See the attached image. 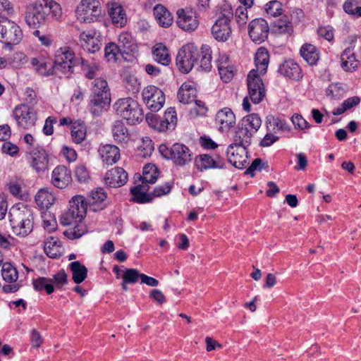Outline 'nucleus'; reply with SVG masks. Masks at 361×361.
<instances>
[{
  "instance_id": "dca6fc26",
  "label": "nucleus",
  "mask_w": 361,
  "mask_h": 361,
  "mask_svg": "<svg viewBox=\"0 0 361 361\" xmlns=\"http://www.w3.org/2000/svg\"><path fill=\"white\" fill-rule=\"evenodd\" d=\"M225 164L224 157L218 153L202 154L195 158V165L200 171L211 169H224Z\"/></svg>"
},
{
  "instance_id": "bf43d9fd",
  "label": "nucleus",
  "mask_w": 361,
  "mask_h": 361,
  "mask_svg": "<svg viewBox=\"0 0 361 361\" xmlns=\"http://www.w3.org/2000/svg\"><path fill=\"white\" fill-rule=\"evenodd\" d=\"M265 11L270 16H279L283 13L282 4L276 0L271 1L265 5Z\"/></svg>"
},
{
  "instance_id": "f8f14e48",
  "label": "nucleus",
  "mask_w": 361,
  "mask_h": 361,
  "mask_svg": "<svg viewBox=\"0 0 361 361\" xmlns=\"http://www.w3.org/2000/svg\"><path fill=\"white\" fill-rule=\"evenodd\" d=\"M43 3L42 0H36L27 6L25 20L29 27L37 28L45 23L48 15Z\"/></svg>"
},
{
  "instance_id": "0e129e2a",
  "label": "nucleus",
  "mask_w": 361,
  "mask_h": 361,
  "mask_svg": "<svg viewBox=\"0 0 361 361\" xmlns=\"http://www.w3.org/2000/svg\"><path fill=\"white\" fill-rule=\"evenodd\" d=\"M153 150L154 144L149 138L143 140L142 145L138 147L139 155L142 157L150 156Z\"/></svg>"
},
{
  "instance_id": "f3484780",
  "label": "nucleus",
  "mask_w": 361,
  "mask_h": 361,
  "mask_svg": "<svg viewBox=\"0 0 361 361\" xmlns=\"http://www.w3.org/2000/svg\"><path fill=\"white\" fill-rule=\"evenodd\" d=\"M30 64L35 71L44 76L56 74L54 62L46 51L40 52L30 60Z\"/></svg>"
},
{
  "instance_id": "1a4fd4ad",
  "label": "nucleus",
  "mask_w": 361,
  "mask_h": 361,
  "mask_svg": "<svg viewBox=\"0 0 361 361\" xmlns=\"http://www.w3.org/2000/svg\"><path fill=\"white\" fill-rule=\"evenodd\" d=\"M176 23L183 31L195 32L200 25V19L196 10L191 7L180 8L176 11Z\"/></svg>"
},
{
  "instance_id": "393cba45",
  "label": "nucleus",
  "mask_w": 361,
  "mask_h": 361,
  "mask_svg": "<svg viewBox=\"0 0 361 361\" xmlns=\"http://www.w3.org/2000/svg\"><path fill=\"white\" fill-rule=\"evenodd\" d=\"M80 45L84 50L90 53H95L101 48V42L96 37L94 30L83 31L79 37Z\"/></svg>"
},
{
  "instance_id": "39448f33",
  "label": "nucleus",
  "mask_w": 361,
  "mask_h": 361,
  "mask_svg": "<svg viewBox=\"0 0 361 361\" xmlns=\"http://www.w3.org/2000/svg\"><path fill=\"white\" fill-rule=\"evenodd\" d=\"M53 62L56 73L59 72L68 78L73 73L76 63L75 52L68 46L61 47L56 51Z\"/></svg>"
},
{
  "instance_id": "13d9d810",
  "label": "nucleus",
  "mask_w": 361,
  "mask_h": 361,
  "mask_svg": "<svg viewBox=\"0 0 361 361\" xmlns=\"http://www.w3.org/2000/svg\"><path fill=\"white\" fill-rule=\"evenodd\" d=\"M92 93L94 94H102L104 93H109V89L106 80L98 77L92 82Z\"/></svg>"
},
{
  "instance_id": "338daca9",
  "label": "nucleus",
  "mask_w": 361,
  "mask_h": 361,
  "mask_svg": "<svg viewBox=\"0 0 361 361\" xmlns=\"http://www.w3.org/2000/svg\"><path fill=\"white\" fill-rule=\"evenodd\" d=\"M235 18L239 27L245 25L248 20L247 8L238 6L235 12Z\"/></svg>"
},
{
  "instance_id": "9b49d317",
  "label": "nucleus",
  "mask_w": 361,
  "mask_h": 361,
  "mask_svg": "<svg viewBox=\"0 0 361 361\" xmlns=\"http://www.w3.org/2000/svg\"><path fill=\"white\" fill-rule=\"evenodd\" d=\"M13 116L18 127L23 129H30L35 126L37 120V112L33 106L27 104L17 105Z\"/></svg>"
},
{
  "instance_id": "412c9836",
  "label": "nucleus",
  "mask_w": 361,
  "mask_h": 361,
  "mask_svg": "<svg viewBox=\"0 0 361 361\" xmlns=\"http://www.w3.org/2000/svg\"><path fill=\"white\" fill-rule=\"evenodd\" d=\"M355 40L352 39L349 46L341 54V66L345 71L353 72L358 68L360 60L355 52Z\"/></svg>"
},
{
  "instance_id": "052dcab7",
  "label": "nucleus",
  "mask_w": 361,
  "mask_h": 361,
  "mask_svg": "<svg viewBox=\"0 0 361 361\" xmlns=\"http://www.w3.org/2000/svg\"><path fill=\"white\" fill-rule=\"evenodd\" d=\"M106 197L107 195L103 188H97L92 191L88 199L89 204L91 205L101 204L106 200Z\"/></svg>"
},
{
  "instance_id": "f704fd0d",
  "label": "nucleus",
  "mask_w": 361,
  "mask_h": 361,
  "mask_svg": "<svg viewBox=\"0 0 361 361\" xmlns=\"http://www.w3.org/2000/svg\"><path fill=\"white\" fill-rule=\"evenodd\" d=\"M252 136L246 127L239 123L233 135V143L231 145L247 147L251 143Z\"/></svg>"
},
{
  "instance_id": "5fc2aeb1",
  "label": "nucleus",
  "mask_w": 361,
  "mask_h": 361,
  "mask_svg": "<svg viewBox=\"0 0 361 361\" xmlns=\"http://www.w3.org/2000/svg\"><path fill=\"white\" fill-rule=\"evenodd\" d=\"M212 51L209 47L202 48L201 59L200 61V67L203 71H209L212 68Z\"/></svg>"
},
{
  "instance_id": "6e6552de",
  "label": "nucleus",
  "mask_w": 361,
  "mask_h": 361,
  "mask_svg": "<svg viewBox=\"0 0 361 361\" xmlns=\"http://www.w3.org/2000/svg\"><path fill=\"white\" fill-rule=\"evenodd\" d=\"M99 0H81L75 9L77 19L84 23L96 21L101 14Z\"/></svg>"
},
{
  "instance_id": "4468645a",
  "label": "nucleus",
  "mask_w": 361,
  "mask_h": 361,
  "mask_svg": "<svg viewBox=\"0 0 361 361\" xmlns=\"http://www.w3.org/2000/svg\"><path fill=\"white\" fill-rule=\"evenodd\" d=\"M143 102L154 112L160 110L165 103V94L161 90L154 85L145 87L142 92Z\"/></svg>"
},
{
  "instance_id": "8fccbe9b",
  "label": "nucleus",
  "mask_w": 361,
  "mask_h": 361,
  "mask_svg": "<svg viewBox=\"0 0 361 361\" xmlns=\"http://www.w3.org/2000/svg\"><path fill=\"white\" fill-rule=\"evenodd\" d=\"M71 225H74V226L68 228L63 232L64 235L68 238H79L86 233L85 226L82 223V221L74 222Z\"/></svg>"
},
{
  "instance_id": "423d86ee",
  "label": "nucleus",
  "mask_w": 361,
  "mask_h": 361,
  "mask_svg": "<svg viewBox=\"0 0 361 361\" xmlns=\"http://www.w3.org/2000/svg\"><path fill=\"white\" fill-rule=\"evenodd\" d=\"M146 121L151 128L159 132L172 131L178 123L177 113L174 107H169L162 117L152 114H147Z\"/></svg>"
},
{
  "instance_id": "5701e85b",
  "label": "nucleus",
  "mask_w": 361,
  "mask_h": 361,
  "mask_svg": "<svg viewBox=\"0 0 361 361\" xmlns=\"http://www.w3.org/2000/svg\"><path fill=\"white\" fill-rule=\"evenodd\" d=\"M71 171L63 165L57 166L51 173V183L56 188L63 189L66 188L71 182Z\"/></svg>"
},
{
  "instance_id": "e2e57ef3",
  "label": "nucleus",
  "mask_w": 361,
  "mask_h": 361,
  "mask_svg": "<svg viewBox=\"0 0 361 361\" xmlns=\"http://www.w3.org/2000/svg\"><path fill=\"white\" fill-rule=\"evenodd\" d=\"M142 274L137 269H127L123 272V281L124 283H135L139 279H141Z\"/></svg>"
},
{
  "instance_id": "7c9ffc66",
  "label": "nucleus",
  "mask_w": 361,
  "mask_h": 361,
  "mask_svg": "<svg viewBox=\"0 0 361 361\" xmlns=\"http://www.w3.org/2000/svg\"><path fill=\"white\" fill-rule=\"evenodd\" d=\"M279 72L285 77L295 80H299L302 77L300 67L292 60L286 61L282 63Z\"/></svg>"
},
{
  "instance_id": "aec40b11",
  "label": "nucleus",
  "mask_w": 361,
  "mask_h": 361,
  "mask_svg": "<svg viewBox=\"0 0 361 361\" xmlns=\"http://www.w3.org/2000/svg\"><path fill=\"white\" fill-rule=\"evenodd\" d=\"M226 153L228 161L235 168L243 169L248 164L247 147L230 145Z\"/></svg>"
},
{
  "instance_id": "c85d7f7f",
  "label": "nucleus",
  "mask_w": 361,
  "mask_h": 361,
  "mask_svg": "<svg viewBox=\"0 0 361 361\" xmlns=\"http://www.w3.org/2000/svg\"><path fill=\"white\" fill-rule=\"evenodd\" d=\"M153 15L158 25L162 27L168 28L173 23L172 14L161 4H157L154 7Z\"/></svg>"
},
{
  "instance_id": "680f3d73",
  "label": "nucleus",
  "mask_w": 361,
  "mask_h": 361,
  "mask_svg": "<svg viewBox=\"0 0 361 361\" xmlns=\"http://www.w3.org/2000/svg\"><path fill=\"white\" fill-rule=\"evenodd\" d=\"M123 81L126 84V87L130 92L136 94L139 92L140 83L136 77L133 75H128L124 77Z\"/></svg>"
},
{
  "instance_id": "b1692460",
  "label": "nucleus",
  "mask_w": 361,
  "mask_h": 361,
  "mask_svg": "<svg viewBox=\"0 0 361 361\" xmlns=\"http://www.w3.org/2000/svg\"><path fill=\"white\" fill-rule=\"evenodd\" d=\"M128 180V173L123 168L115 167L109 170L104 176L105 184L110 188H119Z\"/></svg>"
},
{
  "instance_id": "58836bf2",
  "label": "nucleus",
  "mask_w": 361,
  "mask_h": 361,
  "mask_svg": "<svg viewBox=\"0 0 361 361\" xmlns=\"http://www.w3.org/2000/svg\"><path fill=\"white\" fill-rule=\"evenodd\" d=\"M255 61L257 73L264 74L267 72L269 61V54L266 48L260 47L257 49L255 54Z\"/></svg>"
},
{
  "instance_id": "2f4dec72",
  "label": "nucleus",
  "mask_w": 361,
  "mask_h": 361,
  "mask_svg": "<svg viewBox=\"0 0 361 361\" xmlns=\"http://www.w3.org/2000/svg\"><path fill=\"white\" fill-rule=\"evenodd\" d=\"M149 186L147 184H138L130 189L132 200L133 202L143 204L152 201L151 193H148Z\"/></svg>"
},
{
  "instance_id": "79ce46f5",
  "label": "nucleus",
  "mask_w": 361,
  "mask_h": 361,
  "mask_svg": "<svg viewBox=\"0 0 361 361\" xmlns=\"http://www.w3.org/2000/svg\"><path fill=\"white\" fill-rule=\"evenodd\" d=\"M69 267L72 272V279L75 283H81L85 280L87 276V269L83 264L75 261L71 262Z\"/></svg>"
},
{
  "instance_id": "a211bd4d",
  "label": "nucleus",
  "mask_w": 361,
  "mask_h": 361,
  "mask_svg": "<svg viewBox=\"0 0 361 361\" xmlns=\"http://www.w3.org/2000/svg\"><path fill=\"white\" fill-rule=\"evenodd\" d=\"M269 32L268 23L263 18L254 19L249 23V36L257 44L264 42L267 39Z\"/></svg>"
},
{
  "instance_id": "864d4df0",
  "label": "nucleus",
  "mask_w": 361,
  "mask_h": 361,
  "mask_svg": "<svg viewBox=\"0 0 361 361\" xmlns=\"http://www.w3.org/2000/svg\"><path fill=\"white\" fill-rule=\"evenodd\" d=\"M123 51L118 44L110 42L105 47V57L108 61H116L118 56L123 54Z\"/></svg>"
},
{
  "instance_id": "a18cd8bd",
  "label": "nucleus",
  "mask_w": 361,
  "mask_h": 361,
  "mask_svg": "<svg viewBox=\"0 0 361 361\" xmlns=\"http://www.w3.org/2000/svg\"><path fill=\"white\" fill-rule=\"evenodd\" d=\"M118 45L123 53L128 54L135 49L134 39L130 32H123L118 35Z\"/></svg>"
},
{
  "instance_id": "09e8293b",
  "label": "nucleus",
  "mask_w": 361,
  "mask_h": 361,
  "mask_svg": "<svg viewBox=\"0 0 361 361\" xmlns=\"http://www.w3.org/2000/svg\"><path fill=\"white\" fill-rule=\"evenodd\" d=\"M33 286L35 290H45L47 294H51L54 291L52 280L50 278L39 277L33 280Z\"/></svg>"
},
{
  "instance_id": "4d7b16f0",
  "label": "nucleus",
  "mask_w": 361,
  "mask_h": 361,
  "mask_svg": "<svg viewBox=\"0 0 361 361\" xmlns=\"http://www.w3.org/2000/svg\"><path fill=\"white\" fill-rule=\"evenodd\" d=\"M23 180L20 178L12 179L8 183V188L10 193L16 197H22Z\"/></svg>"
},
{
  "instance_id": "c03bdc74",
  "label": "nucleus",
  "mask_w": 361,
  "mask_h": 361,
  "mask_svg": "<svg viewBox=\"0 0 361 361\" xmlns=\"http://www.w3.org/2000/svg\"><path fill=\"white\" fill-rule=\"evenodd\" d=\"M240 123L254 135L261 127L262 120L257 114H251L245 116Z\"/></svg>"
},
{
  "instance_id": "6ab92c4d",
  "label": "nucleus",
  "mask_w": 361,
  "mask_h": 361,
  "mask_svg": "<svg viewBox=\"0 0 361 361\" xmlns=\"http://www.w3.org/2000/svg\"><path fill=\"white\" fill-rule=\"evenodd\" d=\"M30 165L37 173L47 170L49 164V154L42 146H36L30 150Z\"/></svg>"
},
{
  "instance_id": "20e7f679",
  "label": "nucleus",
  "mask_w": 361,
  "mask_h": 361,
  "mask_svg": "<svg viewBox=\"0 0 361 361\" xmlns=\"http://www.w3.org/2000/svg\"><path fill=\"white\" fill-rule=\"evenodd\" d=\"M233 17L232 8L225 5L221 8L220 15L211 28L213 37L218 42H226L231 36V22Z\"/></svg>"
},
{
  "instance_id": "603ef678",
  "label": "nucleus",
  "mask_w": 361,
  "mask_h": 361,
  "mask_svg": "<svg viewBox=\"0 0 361 361\" xmlns=\"http://www.w3.org/2000/svg\"><path fill=\"white\" fill-rule=\"evenodd\" d=\"M343 8L346 13L353 18L361 17V6L356 0H346L343 5Z\"/></svg>"
},
{
  "instance_id": "c9c22d12",
  "label": "nucleus",
  "mask_w": 361,
  "mask_h": 361,
  "mask_svg": "<svg viewBox=\"0 0 361 361\" xmlns=\"http://www.w3.org/2000/svg\"><path fill=\"white\" fill-rule=\"evenodd\" d=\"M112 134L114 140L118 144H127L130 140V133L124 123L116 121L112 127Z\"/></svg>"
},
{
  "instance_id": "f257e3e1",
  "label": "nucleus",
  "mask_w": 361,
  "mask_h": 361,
  "mask_svg": "<svg viewBox=\"0 0 361 361\" xmlns=\"http://www.w3.org/2000/svg\"><path fill=\"white\" fill-rule=\"evenodd\" d=\"M9 220L13 232L16 235L27 236L33 229L32 211L24 204H18L11 208Z\"/></svg>"
},
{
  "instance_id": "bb28decb",
  "label": "nucleus",
  "mask_w": 361,
  "mask_h": 361,
  "mask_svg": "<svg viewBox=\"0 0 361 361\" xmlns=\"http://www.w3.org/2000/svg\"><path fill=\"white\" fill-rule=\"evenodd\" d=\"M110 93H104L102 94H93L89 107L90 112L96 116L100 115L110 104Z\"/></svg>"
},
{
  "instance_id": "69168bd1",
  "label": "nucleus",
  "mask_w": 361,
  "mask_h": 361,
  "mask_svg": "<svg viewBox=\"0 0 361 361\" xmlns=\"http://www.w3.org/2000/svg\"><path fill=\"white\" fill-rule=\"evenodd\" d=\"M317 35L319 37L332 42L334 39V30L330 25H321L317 29Z\"/></svg>"
},
{
  "instance_id": "473e14b6",
  "label": "nucleus",
  "mask_w": 361,
  "mask_h": 361,
  "mask_svg": "<svg viewBox=\"0 0 361 361\" xmlns=\"http://www.w3.org/2000/svg\"><path fill=\"white\" fill-rule=\"evenodd\" d=\"M300 54L310 65L316 64L320 58L319 49L310 43H305L300 49Z\"/></svg>"
},
{
  "instance_id": "ddd939ff",
  "label": "nucleus",
  "mask_w": 361,
  "mask_h": 361,
  "mask_svg": "<svg viewBox=\"0 0 361 361\" xmlns=\"http://www.w3.org/2000/svg\"><path fill=\"white\" fill-rule=\"evenodd\" d=\"M248 96L254 104H259L266 95V90L262 78L255 69L250 71L247 78Z\"/></svg>"
},
{
  "instance_id": "3c124183",
  "label": "nucleus",
  "mask_w": 361,
  "mask_h": 361,
  "mask_svg": "<svg viewBox=\"0 0 361 361\" xmlns=\"http://www.w3.org/2000/svg\"><path fill=\"white\" fill-rule=\"evenodd\" d=\"M1 274L3 279L8 283L15 282L18 278V273L16 269L10 263H4L3 264Z\"/></svg>"
},
{
  "instance_id": "4be33fe9",
  "label": "nucleus",
  "mask_w": 361,
  "mask_h": 361,
  "mask_svg": "<svg viewBox=\"0 0 361 361\" xmlns=\"http://www.w3.org/2000/svg\"><path fill=\"white\" fill-rule=\"evenodd\" d=\"M98 154L102 163L106 166L117 163L121 158L120 149L111 144L101 145L98 148Z\"/></svg>"
},
{
  "instance_id": "9d476101",
  "label": "nucleus",
  "mask_w": 361,
  "mask_h": 361,
  "mask_svg": "<svg viewBox=\"0 0 361 361\" xmlns=\"http://www.w3.org/2000/svg\"><path fill=\"white\" fill-rule=\"evenodd\" d=\"M23 37L20 27L7 18L0 16V41L6 45L17 44Z\"/></svg>"
},
{
  "instance_id": "a19ab883",
  "label": "nucleus",
  "mask_w": 361,
  "mask_h": 361,
  "mask_svg": "<svg viewBox=\"0 0 361 361\" xmlns=\"http://www.w3.org/2000/svg\"><path fill=\"white\" fill-rule=\"evenodd\" d=\"M267 131H271L274 133L283 132L288 130V126L285 120L269 115L265 121Z\"/></svg>"
},
{
  "instance_id": "e433bc0d",
  "label": "nucleus",
  "mask_w": 361,
  "mask_h": 361,
  "mask_svg": "<svg viewBox=\"0 0 361 361\" xmlns=\"http://www.w3.org/2000/svg\"><path fill=\"white\" fill-rule=\"evenodd\" d=\"M44 250L50 258H58L62 255L60 240L55 237H49L44 242Z\"/></svg>"
},
{
  "instance_id": "7ed1b4c3",
  "label": "nucleus",
  "mask_w": 361,
  "mask_h": 361,
  "mask_svg": "<svg viewBox=\"0 0 361 361\" xmlns=\"http://www.w3.org/2000/svg\"><path fill=\"white\" fill-rule=\"evenodd\" d=\"M159 151L165 159L171 160L176 166H185L192 160V151L188 146L182 143H174L170 147L165 144H161L159 147Z\"/></svg>"
},
{
  "instance_id": "a878e982",
  "label": "nucleus",
  "mask_w": 361,
  "mask_h": 361,
  "mask_svg": "<svg viewBox=\"0 0 361 361\" xmlns=\"http://www.w3.org/2000/svg\"><path fill=\"white\" fill-rule=\"evenodd\" d=\"M216 123L221 132H228L235 124V116L231 109L224 108L217 112Z\"/></svg>"
},
{
  "instance_id": "2eb2a0df",
  "label": "nucleus",
  "mask_w": 361,
  "mask_h": 361,
  "mask_svg": "<svg viewBox=\"0 0 361 361\" xmlns=\"http://www.w3.org/2000/svg\"><path fill=\"white\" fill-rule=\"evenodd\" d=\"M197 51L190 45L183 46L178 52L176 66L183 73L190 72L197 61Z\"/></svg>"
},
{
  "instance_id": "6e6d98bb",
  "label": "nucleus",
  "mask_w": 361,
  "mask_h": 361,
  "mask_svg": "<svg viewBox=\"0 0 361 361\" xmlns=\"http://www.w3.org/2000/svg\"><path fill=\"white\" fill-rule=\"evenodd\" d=\"M274 28L276 32L280 34L290 35L293 32L292 23L286 18H281L276 20L274 23Z\"/></svg>"
},
{
  "instance_id": "37998d69",
  "label": "nucleus",
  "mask_w": 361,
  "mask_h": 361,
  "mask_svg": "<svg viewBox=\"0 0 361 361\" xmlns=\"http://www.w3.org/2000/svg\"><path fill=\"white\" fill-rule=\"evenodd\" d=\"M159 175V171L154 164H146L143 169L142 176L140 180L143 184H153L156 182Z\"/></svg>"
},
{
  "instance_id": "0eeeda50",
  "label": "nucleus",
  "mask_w": 361,
  "mask_h": 361,
  "mask_svg": "<svg viewBox=\"0 0 361 361\" xmlns=\"http://www.w3.org/2000/svg\"><path fill=\"white\" fill-rule=\"evenodd\" d=\"M87 202L82 195H75L69 202V208L61 216V223L71 226L74 222H80L85 216Z\"/></svg>"
},
{
  "instance_id": "f03ea898",
  "label": "nucleus",
  "mask_w": 361,
  "mask_h": 361,
  "mask_svg": "<svg viewBox=\"0 0 361 361\" xmlns=\"http://www.w3.org/2000/svg\"><path fill=\"white\" fill-rule=\"evenodd\" d=\"M114 107L117 115L131 125L140 123L144 118L142 109L138 102L131 97L118 99Z\"/></svg>"
},
{
  "instance_id": "ea45409f",
  "label": "nucleus",
  "mask_w": 361,
  "mask_h": 361,
  "mask_svg": "<svg viewBox=\"0 0 361 361\" xmlns=\"http://www.w3.org/2000/svg\"><path fill=\"white\" fill-rule=\"evenodd\" d=\"M154 59L158 63L168 66L171 61V54L166 45L162 43H158L154 45L152 49Z\"/></svg>"
},
{
  "instance_id": "cd10ccee",
  "label": "nucleus",
  "mask_w": 361,
  "mask_h": 361,
  "mask_svg": "<svg viewBox=\"0 0 361 361\" xmlns=\"http://www.w3.org/2000/svg\"><path fill=\"white\" fill-rule=\"evenodd\" d=\"M177 96L181 103L189 104L192 102L197 96L196 84L192 81L183 82L178 90Z\"/></svg>"
},
{
  "instance_id": "de8ad7c7",
  "label": "nucleus",
  "mask_w": 361,
  "mask_h": 361,
  "mask_svg": "<svg viewBox=\"0 0 361 361\" xmlns=\"http://www.w3.org/2000/svg\"><path fill=\"white\" fill-rule=\"evenodd\" d=\"M360 101V97L357 96L349 97L345 99L339 107L334 109L332 113L336 116L341 115L346 111L350 110L353 107L357 106Z\"/></svg>"
},
{
  "instance_id": "774afa93",
  "label": "nucleus",
  "mask_w": 361,
  "mask_h": 361,
  "mask_svg": "<svg viewBox=\"0 0 361 361\" xmlns=\"http://www.w3.org/2000/svg\"><path fill=\"white\" fill-rule=\"evenodd\" d=\"M172 189V184L170 183H166L163 185L156 187L152 192L151 193L152 199L154 197H159L163 195H168Z\"/></svg>"
},
{
  "instance_id": "49530a36",
  "label": "nucleus",
  "mask_w": 361,
  "mask_h": 361,
  "mask_svg": "<svg viewBox=\"0 0 361 361\" xmlns=\"http://www.w3.org/2000/svg\"><path fill=\"white\" fill-rule=\"evenodd\" d=\"M81 68L85 75L88 79H93L98 78L100 75L101 68L99 64L94 61H88L85 59H80Z\"/></svg>"
},
{
  "instance_id": "72a5a7b5",
  "label": "nucleus",
  "mask_w": 361,
  "mask_h": 361,
  "mask_svg": "<svg viewBox=\"0 0 361 361\" xmlns=\"http://www.w3.org/2000/svg\"><path fill=\"white\" fill-rule=\"evenodd\" d=\"M56 197L47 189L39 190L35 195V202L40 209H47L54 204Z\"/></svg>"
},
{
  "instance_id": "c756f323",
  "label": "nucleus",
  "mask_w": 361,
  "mask_h": 361,
  "mask_svg": "<svg viewBox=\"0 0 361 361\" xmlns=\"http://www.w3.org/2000/svg\"><path fill=\"white\" fill-rule=\"evenodd\" d=\"M109 15L112 23L117 27H123L127 23V17L123 8L118 3L109 6Z\"/></svg>"
},
{
  "instance_id": "4c0bfd02",
  "label": "nucleus",
  "mask_w": 361,
  "mask_h": 361,
  "mask_svg": "<svg viewBox=\"0 0 361 361\" xmlns=\"http://www.w3.org/2000/svg\"><path fill=\"white\" fill-rule=\"evenodd\" d=\"M72 141L75 144L82 143L87 136V126L84 121L75 120L71 128Z\"/></svg>"
}]
</instances>
